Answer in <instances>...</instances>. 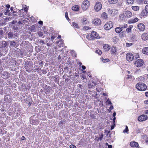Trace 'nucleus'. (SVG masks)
Listing matches in <instances>:
<instances>
[{
	"label": "nucleus",
	"mask_w": 148,
	"mask_h": 148,
	"mask_svg": "<svg viewBox=\"0 0 148 148\" xmlns=\"http://www.w3.org/2000/svg\"><path fill=\"white\" fill-rule=\"evenodd\" d=\"M59 44V45H58V46L60 47H63L64 45L63 41L62 40H60Z\"/></svg>",
	"instance_id": "obj_40"
},
{
	"label": "nucleus",
	"mask_w": 148,
	"mask_h": 148,
	"mask_svg": "<svg viewBox=\"0 0 148 148\" xmlns=\"http://www.w3.org/2000/svg\"><path fill=\"white\" fill-rule=\"evenodd\" d=\"M108 2L110 4H115L118 1V0H108Z\"/></svg>",
	"instance_id": "obj_31"
},
{
	"label": "nucleus",
	"mask_w": 148,
	"mask_h": 148,
	"mask_svg": "<svg viewBox=\"0 0 148 148\" xmlns=\"http://www.w3.org/2000/svg\"><path fill=\"white\" fill-rule=\"evenodd\" d=\"M134 1V0H127V3L128 4H132Z\"/></svg>",
	"instance_id": "obj_41"
},
{
	"label": "nucleus",
	"mask_w": 148,
	"mask_h": 148,
	"mask_svg": "<svg viewBox=\"0 0 148 148\" xmlns=\"http://www.w3.org/2000/svg\"><path fill=\"white\" fill-rule=\"evenodd\" d=\"M38 23L39 24L41 25H43V22L41 21H39Z\"/></svg>",
	"instance_id": "obj_57"
},
{
	"label": "nucleus",
	"mask_w": 148,
	"mask_h": 148,
	"mask_svg": "<svg viewBox=\"0 0 148 148\" xmlns=\"http://www.w3.org/2000/svg\"><path fill=\"white\" fill-rule=\"evenodd\" d=\"M91 29L90 27L88 26H85L83 28V29L84 30H87L89 29Z\"/></svg>",
	"instance_id": "obj_37"
},
{
	"label": "nucleus",
	"mask_w": 148,
	"mask_h": 148,
	"mask_svg": "<svg viewBox=\"0 0 148 148\" xmlns=\"http://www.w3.org/2000/svg\"><path fill=\"white\" fill-rule=\"evenodd\" d=\"M18 33L14 31V32H10L8 33V38L10 39L16 38L17 37Z\"/></svg>",
	"instance_id": "obj_3"
},
{
	"label": "nucleus",
	"mask_w": 148,
	"mask_h": 148,
	"mask_svg": "<svg viewBox=\"0 0 148 148\" xmlns=\"http://www.w3.org/2000/svg\"><path fill=\"white\" fill-rule=\"evenodd\" d=\"M56 36H55L53 35L51 37V40L53 41V40L55 38Z\"/></svg>",
	"instance_id": "obj_54"
},
{
	"label": "nucleus",
	"mask_w": 148,
	"mask_h": 148,
	"mask_svg": "<svg viewBox=\"0 0 148 148\" xmlns=\"http://www.w3.org/2000/svg\"><path fill=\"white\" fill-rule=\"evenodd\" d=\"M8 46L7 42L5 41H2L0 42V48H7Z\"/></svg>",
	"instance_id": "obj_9"
},
{
	"label": "nucleus",
	"mask_w": 148,
	"mask_h": 148,
	"mask_svg": "<svg viewBox=\"0 0 148 148\" xmlns=\"http://www.w3.org/2000/svg\"><path fill=\"white\" fill-rule=\"evenodd\" d=\"M113 24L111 21H109L106 23L104 26V28L106 30H109L113 27Z\"/></svg>",
	"instance_id": "obj_4"
},
{
	"label": "nucleus",
	"mask_w": 148,
	"mask_h": 148,
	"mask_svg": "<svg viewBox=\"0 0 148 148\" xmlns=\"http://www.w3.org/2000/svg\"><path fill=\"white\" fill-rule=\"evenodd\" d=\"M103 48L105 51H107L110 49V47L107 44H105L103 46Z\"/></svg>",
	"instance_id": "obj_17"
},
{
	"label": "nucleus",
	"mask_w": 148,
	"mask_h": 148,
	"mask_svg": "<svg viewBox=\"0 0 148 148\" xmlns=\"http://www.w3.org/2000/svg\"><path fill=\"white\" fill-rule=\"evenodd\" d=\"M136 88L139 90L143 91L145 90L147 88L146 85L144 83L139 82L137 84L136 86Z\"/></svg>",
	"instance_id": "obj_1"
},
{
	"label": "nucleus",
	"mask_w": 148,
	"mask_h": 148,
	"mask_svg": "<svg viewBox=\"0 0 148 148\" xmlns=\"http://www.w3.org/2000/svg\"><path fill=\"white\" fill-rule=\"evenodd\" d=\"M10 46L12 47H15L17 46L16 43L14 40L10 42Z\"/></svg>",
	"instance_id": "obj_19"
},
{
	"label": "nucleus",
	"mask_w": 148,
	"mask_h": 148,
	"mask_svg": "<svg viewBox=\"0 0 148 148\" xmlns=\"http://www.w3.org/2000/svg\"><path fill=\"white\" fill-rule=\"evenodd\" d=\"M145 10L148 13V5H147L145 6Z\"/></svg>",
	"instance_id": "obj_53"
},
{
	"label": "nucleus",
	"mask_w": 148,
	"mask_h": 148,
	"mask_svg": "<svg viewBox=\"0 0 148 148\" xmlns=\"http://www.w3.org/2000/svg\"><path fill=\"white\" fill-rule=\"evenodd\" d=\"M4 14L6 15H8L9 16H10L11 14L10 10L8 9H7L5 12Z\"/></svg>",
	"instance_id": "obj_33"
},
{
	"label": "nucleus",
	"mask_w": 148,
	"mask_h": 148,
	"mask_svg": "<svg viewBox=\"0 0 148 148\" xmlns=\"http://www.w3.org/2000/svg\"><path fill=\"white\" fill-rule=\"evenodd\" d=\"M102 8V4L101 2H97L94 7V8L95 10L97 11H99Z\"/></svg>",
	"instance_id": "obj_7"
},
{
	"label": "nucleus",
	"mask_w": 148,
	"mask_h": 148,
	"mask_svg": "<svg viewBox=\"0 0 148 148\" xmlns=\"http://www.w3.org/2000/svg\"><path fill=\"white\" fill-rule=\"evenodd\" d=\"M106 144L108 145V148H112V145H108L107 143H106Z\"/></svg>",
	"instance_id": "obj_58"
},
{
	"label": "nucleus",
	"mask_w": 148,
	"mask_h": 148,
	"mask_svg": "<svg viewBox=\"0 0 148 148\" xmlns=\"http://www.w3.org/2000/svg\"><path fill=\"white\" fill-rule=\"evenodd\" d=\"M28 8H27V7H25L24 8V11L25 12H27L28 10Z\"/></svg>",
	"instance_id": "obj_59"
},
{
	"label": "nucleus",
	"mask_w": 148,
	"mask_h": 148,
	"mask_svg": "<svg viewBox=\"0 0 148 148\" xmlns=\"http://www.w3.org/2000/svg\"><path fill=\"white\" fill-rule=\"evenodd\" d=\"M148 13H147V12L145 10H143L141 13V15L142 16H146L147 14Z\"/></svg>",
	"instance_id": "obj_30"
},
{
	"label": "nucleus",
	"mask_w": 148,
	"mask_h": 148,
	"mask_svg": "<svg viewBox=\"0 0 148 148\" xmlns=\"http://www.w3.org/2000/svg\"><path fill=\"white\" fill-rule=\"evenodd\" d=\"M116 118L115 117H114V118L113 119V123L114 124L115 123V120H116Z\"/></svg>",
	"instance_id": "obj_61"
},
{
	"label": "nucleus",
	"mask_w": 148,
	"mask_h": 148,
	"mask_svg": "<svg viewBox=\"0 0 148 148\" xmlns=\"http://www.w3.org/2000/svg\"><path fill=\"white\" fill-rule=\"evenodd\" d=\"M116 49L115 47H112L111 49V52L115 54L116 52Z\"/></svg>",
	"instance_id": "obj_26"
},
{
	"label": "nucleus",
	"mask_w": 148,
	"mask_h": 148,
	"mask_svg": "<svg viewBox=\"0 0 148 148\" xmlns=\"http://www.w3.org/2000/svg\"><path fill=\"white\" fill-rule=\"evenodd\" d=\"M147 118V115L142 114L138 117V119L140 121H142L146 120Z\"/></svg>",
	"instance_id": "obj_8"
},
{
	"label": "nucleus",
	"mask_w": 148,
	"mask_h": 148,
	"mask_svg": "<svg viewBox=\"0 0 148 148\" xmlns=\"http://www.w3.org/2000/svg\"><path fill=\"white\" fill-rule=\"evenodd\" d=\"M133 26L131 25L126 29V32L128 33L131 32L132 29L133 28Z\"/></svg>",
	"instance_id": "obj_22"
},
{
	"label": "nucleus",
	"mask_w": 148,
	"mask_h": 148,
	"mask_svg": "<svg viewBox=\"0 0 148 148\" xmlns=\"http://www.w3.org/2000/svg\"><path fill=\"white\" fill-rule=\"evenodd\" d=\"M142 39L145 40L148 39V33H145L143 34L142 36Z\"/></svg>",
	"instance_id": "obj_15"
},
{
	"label": "nucleus",
	"mask_w": 148,
	"mask_h": 148,
	"mask_svg": "<svg viewBox=\"0 0 148 148\" xmlns=\"http://www.w3.org/2000/svg\"><path fill=\"white\" fill-rule=\"evenodd\" d=\"M17 13V12L15 11H13L12 13L13 14V15L14 16H13V17L15 18H17V15H16V14H14L15 13Z\"/></svg>",
	"instance_id": "obj_45"
},
{
	"label": "nucleus",
	"mask_w": 148,
	"mask_h": 148,
	"mask_svg": "<svg viewBox=\"0 0 148 148\" xmlns=\"http://www.w3.org/2000/svg\"><path fill=\"white\" fill-rule=\"evenodd\" d=\"M78 87H79V88H80L81 89H82V86L81 84H79L77 85Z\"/></svg>",
	"instance_id": "obj_62"
},
{
	"label": "nucleus",
	"mask_w": 148,
	"mask_h": 148,
	"mask_svg": "<svg viewBox=\"0 0 148 148\" xmlns=\"http://www.w3.org/2000/svg\"><path fill=\"white\" fill-rule=\"evenodd\" d=\"M70 148H76V146H75L73 145H70Z\"/></svg>",
	"instance_id": "obj_55"
},
{
	"label": "nucleus",
	"mask_w": 148,
	"mask_h": 148,
	"mask_svg": "<svg viewBox=\"0 0 148 148\" xmlns=\"http://www.w3.org/2000/svg\"><path fill=\"white\" fill-rule=\"evenodd\" d=\"M134 64L137 67L141 66L143 64V60L141 59H138L135 62Z\"/></svg>",
	"instance_id": "obj_6"
},
{
	"label": "nucleus",
	"mask_w": 148,
	"mask_h": 148,
	"mask_svg": "<svg viewBox=\"0 0 148 148\" xmlns=\"http://www.w3.org/2000/svg\"><path fill=\"white\" fill-rule=\"evenodd\" d=\"M96 53H97L99 55H101L102 53V52L99 49L96 50Z\"/></svg>",
	"instance_id": "obj_46"
},
{
	"label": "nucleus",
	"mask_w": 148,
	"mask_h": 148,
	"mask_svg": "<svg viewBox=\"0 0 148 148\" xmlns=\"http://www.w3.org/2000/svg\"><path fill=\"white\" fill-rule=\"evenodd\" d=\"M142 52L144 54L148 55V47L144 48L143 49Z\"/></svg>",
	"instance_id": "obj_21"
},
{
	"label": "nucleus",
	"mask_w": 148,
	"mask_h": 148,
	"mask_svg": "<svg viewBox=\"0 0 148 148\" xmlns=\"http://www.w3.org/2000/svg\"><path fill=\"white\" fill-rule=\"evenodd\" d=\"M21 140H25V137H24V136H22L21 137Z\"/></svg>",
	"instance_id": "obj_63"
},
{
	"label": "nucleus",
	"mask_w": 148,
	"mask_h": 148,
	"mask_svg": "<svg viewBox=\"0 0 148 148\" xmlns=\"http://www.w3.org/2000/svg\"><path fill=\"white\" fill-rule=\"evenodd\" d=\"M125 31H123L122 32H121L119 33V36L121 38L122 37H124L125 35Z\"/></svg>",
	"instance_id": "obj_27"
},
{
	"label": "nucleus",
	"mask_w": 148,
	"mask_h": 148,
	"mask_svg": "<svg viewBox=\"0 0 148 148\" xmlns=\"http://www.w3.org/2000/svg\"><path fill=\"white\" fill-rule=\"evenodd\" d=\"M108 60L107 59H104L102 58V60L103 62H107L108 61Z\"/></svg>",
	"instance_id": "obj_52"
},
{
	"label": "nucleus",
	"mask_w": 148,
	"mask_h": 148,
	"mask_svg": "<svg viewBox=\"0 0 148 148\" xmlns=\"http://www.w3.org/2000/svg\"><path fill=\"white\" fill-rule=\"evenodd\" d=\"M107 103V104L108 105H112V102L110 101V100L109 99H108L106 101Z\"/></svg>",
	"instance_id": "obj_44"
},
{
	"label": "nucleus",
	"mask_w": 148,
	"mask_h": 148,
	"mask_svg": "<svg viewBox=\"0 0 148 148\" xmlns=\"http://www.w3.org/2000/svg\"><path fill=\"white\" fill-rule=\"evenodd\" d=\"M126 58L128 61H131L133 60L134 56L132 53H128L126 54Z\"/></svg>",
	"instance_id": "obj_5"
},
{
	"label": "nucleus",
	"mask_w": 148,
	"mask_h": 148,
	"mask_svg": "<svg viewBox=\"0 0 148 148\" xmlns=\"http://www.w3.org/2000/svg\"><path fill=\"white\" fill-rule=\"evenodd\" d=\"M115 126V123H113V125H112L111 126L110 129L111 130H112L114 128V127Z\"/></svg>",
	"instance_id": "obj_51"
},
{
	"label": "nucleus",
	"mask_w": 148,
	"mask_h": 148,
	"mask_svg": "<svg viewBox=\"0 0 148 148\" xmlns=\"http://www.w3.org/2000/svg\"><path fill=\"white\" fill-rule=\"evenodd\" d=\"M19 20V21L18 22V24L19 25L21 24H23V23H25V22L26 21V20H23L22 21H21L22 20V18H20Z\"/></svg>",
	"instance_id": "obj_28"
},
{
	"label": "nucleus",
	"mask_w": 148,
	"mask_h": 148,
	"mask_svg": "<svg viewBox=\"0 0 148 148\" xmlns=\"http://www.w3.org/2000/svg\"><path fill=\"white\" fill-rule=\"evenodd\" d=\"M115 32L117 33H119L120 32L122 31V29L120 27H117L115 29Z\"/></svg>",
	"instance_id": "obj_24"
},
{
	"label": "nucleus",
	"mask_w": 148,
	"mask_h": 148,
	"mask_svg": "<svg viewBox=\"0 0 148 148\" xmlns=\"http://www.w3.org/2000/svg\"><path fill=\"white\" fill-rule=\"evenodd\" d=\"M138 19L137 18H136L134 19H130L128 21L129 23H134L138 21Z\"/></svg>",
	"instance_id": "obj_18"
},
{
	"label": "nucleus",
	"mask_w": 148,
	"mask_h": 148,
	"mask_svg": "<svg viewBox=\"0 0 148 148\" xmlns=\"http://www.w3.org/2000/svg\"><path fill=\"white\" fill-rule=\"evenodd\" d=\"M72 25L73 27L76 28H78L79 27L78 25L75 23L73 22L72 23Z\"/></svg>",
	"instance_id": "obj_38"
},
{
	"label": "nucleus",
	"mask_w": 148,
	"mask_h": 148,
	"mask_svg": "<svg viewBox=\"0 0 148 148\" xmlns=\"http://www.w3.org/2000/svg\"><path fill=\"white\" fill-rule=\"evenodd\" d=\"M101 21L98 18H96L93 21V23L95 25H98L101 24Z\"/></svg>",
	"instance_id": "obj_14"
},
{
	"label": "nucleus",
	"mask_w": 148,
	"mask_h": 148,
	"mask_svg": "<svg viewBox=\"0 0 148 148\" xmlns=\"http://www.w3.org/2000/svg\"><path fill=\"white\" fill-rule=\"evenodd\" d=\"M2 75L3 77H8L10 75V74L7 71H4L3 72Z\"/></svg>",
	"instance_id": "obj_23"
},
{
	"label": "nucleus",
	"mask_w": 148,
	"mask_h": 148,
	"mask_svg": "<svg viewBox=\"0 0 148 148\" xmlns=\"http://www.w3.org/2000/svg\"><path fill=\"white\" fill-rule=\"evenodd\" d=\"M92 36L95 38V40L96 39H99L100 38V37L99 34L96 32L92 31Z\"/></svg>",
	"instance_id": "obj_11"
},
{
	"label": "nucleus",
	"mask_w": 148,
	"mask_h": 148,
	"mask_svg": "<svg viewBox=\"0 0 148 148\" xmlns=\"http://www.w3.org/2000/svg\"><path fill=\"white\" fill-rule=\"evenodd\" d=\"M129 131L128 128L127 126H126V127L125 129L123 131V133H127Z\"/></svg>",
	"instance_id": "obj_42"
},
{
	"label": "nucleus",
	"mask_w": 148,
	"mask_h": 148,
	"mask_svg": "<svg viewBox=\"0 0 148 148\" xmlns=\"http://www.w3.org/2000/svg\"><path fill=\"white\" fill-rule=\"evenodd\" d=\"M39 65L40 67H42L43 65V62H39Z\"/></svg>",
	"instance_id": "obj_56"
},
{
	"label": "nucleus",
	"mask_w": 148,
	"mask_h": 148,
	"mask_svg": "<svg viewBox=\"0 0 148 148\" xmlns=\"http://www.w3.org/2000/svg\"><path fill=\"white\" fill-rule=\"evenodd\" d=\"M79 9V7L78 5H75L73 6L72 8V10L75 11H78Z\"/></svg>",
	"instance_id": "obj_20"
},
{
	"label": "nucleus",
	"mask_w": 148,
	"mask_h": 148,
	"mask_svg": "<svg viewBox=\"0 0 148 148\" xmlns=\"http://www.w3.org/2000/svg\"><path fill=\"white\" fill-rule=\"evenodd\" d=\"M38 34L40 37H41L42 38H43L44 37V36L43 35V34L42 32H39L38 33Z\"/></svg>",
	"instance_id": "obj_43"
},
{
	"label": "nucleus",
	"mask_w": 148,
	"mask_h": 148,
	"mask_svg": "<svg viewBox=\"0 0 148 148\" xmlns=\"http://www.w3.org/2000/svg\"><path fill=\"white\" fill-rule=\"evenodd\" d=\"M82 68L83 70H85L86 69L85 66L84 65H82Z\"/></svg>",
	"instance_id": "obj_64"
},
{
	"label": "nucleus",
	"mask_w": 148,
	"mask_h": 148,
	"mask_svg": "<svg viewBox=\"0 0 148 148\" xmlns=\"http://www.w3.org/2000/svg\"><path fill=\"white\" fill-rule=\"evenodd\" d=\"M65 17L66 18L67 20H68L69 19V17H68V12H65Z\"/></svg>",
	"instance_id": "obj_49"
},
{
	"label": "nucleus",
	"mask_w": 148,
	"mask_h": 148,
	"mask_svg": "<svg viewBox=\"0 0 148 148\" xmlns=\"http://www.w3.org/2000/svg\"><path fill=\"white\" fill-rule=\"evenodd\" d=\"M86 38L89 40H95V38L92 36V32L91 34H87L86 35Z\"/></svg>",
	"instance_id": "obj_12"
},
{
	"label": "nucleus",
	"mask_w": 148,
	"mask_h": 148,
	"mask_svg": "<svg viewBox=\"0 0 148 148\" xmlns=\"http://www.w3.org/2000/svg\"><path fill=\"white\" fill-rule=\"evenodd\" d=\"M132 12L129 11H126L124 13L125 16L128 18L132 16Z\"/></svg>",
	"instance_id": "obj_13"
},
{
	"label": "nucleus",
	"mask_w": 148,
	"mask_h": 148,
	"mask_svg": "<svg viewBox=\"0 0 148 148\" xmlns=\"http://www.w3.org/2000/svg\"><path fill=\"white\" fill-rule=\"evenodd\" d=\"M132 76L131 75H128L127 76V79H129L130 78H132Z\"/></svg>",
	"instance_id": "obj_60"
},
{
	"label": "nucleus",
	"mask_w": 148,
	"mask_h": 148,
	"mask_svg": "<svg viewBox=\"0 0 148 148\" xmlns=\"http://www.w3.org/2000/svg\"><path fill=\"white\" fill-rule=\"evenodd\" d=\"M92 83L94 84L95 86L97 84L96 82H92V83H90L88 85V87L89 88H92L93 87H94V85L92 84Z\"/></svg>",
	"instance_id": "obj_25"
},
{
	"label": "nucleus",
	"mask_w": 148,
	"mask_h": 148,
	"mask_svg": "<svg viewBox=\"0 0 148 148\" xmlns=\"http://www.w3.org/2000/svg\"><path fill=\"white\" fill-rule=\"evenodd\" d=\"M132 9L134 11H137L139 9V7L137 6H132Z\"/></svg>",
	"instance_id": "obj_36"
},
{
	"label": "nucleus",
	"mask_w": 148,
	"mask_h": 148,
	"mask_svg": "<svg viewBox=\"0 0 148 148\" xmlns=\"http://www.w3.org/2000/svg\"><path fill=\"white\" fill-rule=\"evenodd\" d=\"M133 45V44L132 43H127L126 44V46L127 47H128L131 46Z\"/></svg>",
	"instance_id": "obj_50"
},
{
	"label": "nucleus",
	"mask_w": 148,
	"mask_h": 148,
	"mask_svg": "<svg viewBox=\"0 0 148 148\" xmlns=\"http://www.w3.org/2000/svg\"><path fill=\"white\" fill-rule=\"evenodd\" d=\"M119 26L121 28V29H122V31L124 29H125L127 27V24H124L123 25H120Z\"/></svg>",
	"instance_id": "obj_32"
},
{
	"label": "nucleus",
	"mask_w": 148,
	"mask_h": 148,
	"mask_svg": "<svg viewBox=\"0 0 148 148\" xmlns=\"http://www.w3.org/2000/svg\"><path fill=\"white\" fill-rule=\"evenodd\" d=\"M4 36L3 31L2 30H0V39L3 38Z\"/></svg>",
	"instance_id": "obj_35"
},
{
	"label": "nucleus",
	"mask_w": 148,
	"mask_h": 148,
	"mask_svg": "<svg viewBox=\"0 0 148 148\" xmlns=\"http://www.w3.org/2000/svg\"><path fill=\"white\" fill-rule=\"evenodd\" d=\"M103 136V134H102L100 135H99V139L101 141L102 140Z\"/></svg>",
	"instance_id": "obj_47"
},
{
	"label": "nucleus",
	"mask_w": 148,
	"mask_h": 148,
	"mask_svg": "<svg viewBox=\"0 0 148 148\" xmlns=\"http://www.w3.org/2000/svg\"><path fill=\"white\" fill-rule=\"evenodd\" d=\"M130 145L132 147H138V143L135 141H132L130 143Z\"/></svg>",
	"instance_id": "obj_16"
},
{
	"label": "nucleus",
	"mask_w": 148,
	"mask_h": 148,
	"mask_svg": "<svg viewBox=\"0 0 148 148\" xmlns=\"http://www.w3.org/2000/svg\"><path fill=\"white\" fill-rule=\"evenodd\" d=\"M82 21L84 25H86L87 24V19L86 18H83L82 19Z\"/></svg>",
	"instance_id": "obj_29"
},
{
	"label": "nucleus",
	"mask_w": 148,
	"mask_h": 148,
	"mask_svg": "<svg viewBox=\"0 0 148 148\" xmlns=\"http://www.w3.org/2000/svg\"><path fill=\"white\" fill-rule=\"evenodd\" d=\"M137 27L138 29L141 31H143L145 29V25L142 23L139 24L137 25Z\"/></svg>",
	"instance_id": "obj_10"
},
{
	"label": "nucleus",
	"mask_w": 148,
	"mask_h": 148,
	"mask_svg": "<svg viewBox=\"0 0 148 148\" xmlns=\"http://www.w3.org/2000/svg\"><path fill=\"white\" fill-rule=\"evenodd\" d=\"M39 43H40V44L41 43H42L41 45H42L43 44H44V42L42 40H39L38 41V45H38Z\"/></svg>",
	"instance_id": "obj_39"
},
{
	"label": "nucleus",
	"mask_w": 148,
	"mask_h": 148,
	"mask_svg": "<svg viewBox=\"0 0 148 148\" xmlns=\"http://www.w3.org/2000/svg\"><path fill=\"white\" fill-rule=\"evenodd\" d=\"M135 131H136V132L137 134H138L139 133L141 132L140 129L138 128H137V129H136V130H135Z\"/></svg>",
	"instance_id": "obj_48"
},
{
	"label": "nucleus",
	"mask_w": 148,
	"mask_h": 148,
	"mask_svg": "<svg viewBox=\"0 0 148 148\" xmlns=\"http://www.w3.org/2000/svg\"><path fill=\"white\" fill-rule=\"evenodd\" d=\"M90 3L89 1L88 0L84 1L82 5V9L85 11L89 7Z\"/></svg>",
	"instance_id": "obj_2"
},
{
	"label": "nucleus",
	"mask_w": 148,
	"mask_h": 148,
	"mask_svg": "<svg viewBox=\"0 0 148 148\" xmlns=\"http://www.w3.org/2000/svg\"><path fill=\"white\" fill-rule=\"evenodd\" d=\"M101 16L104 18H108V16L106 12H103L101 15Z\"/></svg>",
	"instance_id": "obj_34"
}]
</instances>
